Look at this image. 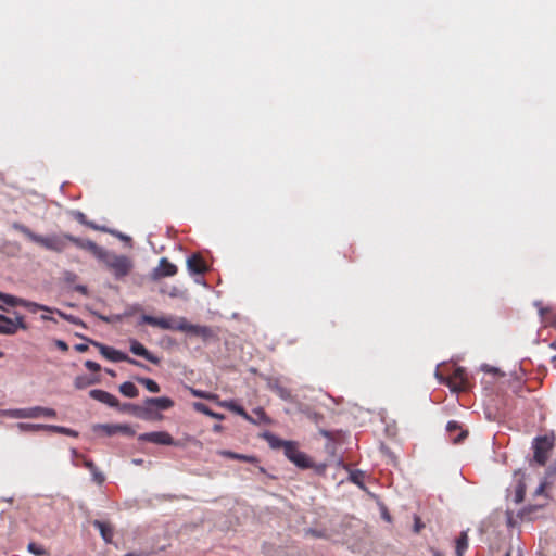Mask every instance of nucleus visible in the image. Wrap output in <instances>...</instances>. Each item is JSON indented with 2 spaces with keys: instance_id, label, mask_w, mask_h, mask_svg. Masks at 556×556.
Returning a JSON list of instances; mask_svg holds the SVG:
<instances>
[{
  "instance_id": "nucleus-1",
  "label": "nucleus",
  "mask_w": 556,
  "mask_h": 556,
  "mask_svg": "<svg viewBox=\"0 0 556 556\" xmlns=\"http://www.w3.org/2000/svg\"><path fill=\"white\" fill-rule=\"evenodd\" d=\"M141 323L163 330H174L200 337L203 341L217 339V331L208 326L190 324L185 317H154L143 314Z\"/></svg>"
},
{
  "instance_id": "nucleus-2",
  "label": "nucleus",
  "mask_w": 556,
  "mask_h": 556,
  "mask_svg": "<svg viewBox=\"0 0 556 556\" xmlns=\"http://www.w3.org/2000/svg\"><path fill=\"white\" fill-rule=\"evenodd\" d=\"M527 489H515L514 494H508L507 497L510 498L513 503L519 505L526 501L525 506L518 510L517 518L523 519L526 517H530L532 513L535 510L545 507L549 502V494L547 493V489H532V492L529 494L531 497H527L526 494Z\"/></svg>"
},
{
  "instance_id": "nucleus-3",
  "label": "nucleus",
  "mask_w": 556,
  "mask_h": 556,
  "mask_svg": "<svg viewBox=\"0 0 556 556\" xmlns=\"http://www.w3.org/2000/svg\"><path fill=\"white\" fill-rule=\"evenodd\" d=\"M12 228L25 236L29 241L56 253H62L67 248V237L71 236L70 233L50 236L38 235L21 223H13Z\"/></svg>"
},
{
  "instance_id": "nucleus-4",
  "label": "nucleus",
  "mask_w": 556,
  "mask_h": 556,
  "mask_svg": "<svg viewBox=\"0 0 556 556\" xmlns=\"http://www.w3.org/2000/svg\"><path fill=\"white\" fill-rule=\"evenodd\" d=\"M554 433L535 437L532 441L533 457L529 460L530 466H545L555 447Z\"/></svg>"
},
{
  "instance_id": "nucleus-5",
  "label": "nucleus",
  "mask_w": 556,
  "mask_h": 556,
  "mask_svg": "<svg viewBox=\"0 0 556 556\" xmlns=\"http://www.w3.org/2000/svg\"><path fill=\"white\" fill-rule=\"evenodd\" d=\"M101 262L119 279L129 274L132 264L125 255H116L105 250V255L100 258Z\"/></svg>"
},
{
  "instance_id": "nucleus-6",
  "label": "nucleus",
  "mask_w": 556,
  "mask_h": 556,
  "mask_svg": "<svg viewBox=\"0 0 556 556\" xmlns=\"http://www.w3.org/2000/svg\"><path fill=\"white\" fill-rule=\"evenodd\" d=\"M89 342L98 348L100 354L105 357L106 359L111 362H127L131 365L148 369L146 365L140 363L139 361H136L134 358H130L126 353L115 350L114 348L108 346L103 343L97 342L94 340H89Z\"/></svg>"
},
{
  "instance_id": "nucleus-7",
  "label": "nucleus",
  "mask_w": 556,
  "mask_h": 556,
  "mask_svg": "<svg viewBox=\"0 0 556 556\" xmlns=\"http://www.w3.org/2000/svg\"><path fill=\"white\" fill-rule=\"evenodd\" d=\"M437 378L441 383H444L451 388L454 392L465 391L468 387V377L464 368L457 367L448 377H444L440 372H435Z\"/></svg>"
},
{
  "instance_id": "nucleus-8",
  "label": "nucleus",
  "mask_w": 556,
  "mask_h": 556,
  "mask_svg": "<svg viewBox=\"0 0 556 556\" xmlns=\"http://www.w3.org/2000/svg\"><path fill=\"white\" fill-rule=\"evenodd\" d=\"M283 453L285 456L299 468L306 469L313 465L311 458L305 453L301 452L298 443L293 441L286 444V451Z\"/></svg>"
},
{
  "instance_id": "nucleus-9",
  "label": "nucleus",
  "mask_w": 556,
  "mask_h": 556,
  "mask_svg": "<svg viewBox=\"0 0 556 556\" xmlns=\"http://www.w3.org/2000/svg\"><path fill=\"white\" fill-rule=\"evenodd\" d=\"M10 416L14 418H38L40 416L54 418L56 417V412L52 408L35 406L11 410Z\"/></svg>"
},
{
  "instance_id": "nucleus-10",
  "label": "nucleus",
  "mask_w": 556,
  "mask_h": 556,
  "mask_svg": "<svg viewBox=\"0 0 556 556\" xmlns=\"http://www.w3.org/2000/svg\"><path fill=\"white\" fill-rule=\"evenodd\" d=\"M18 329H27L23 315L16 314L15 319H12L0 314V334L12 336Z\"/></svg>"
},
{
  "instance_id": "nucleus-11",
  "label": "nucleus",
  "mask_w": 556,
  "mask_h": 556,
  "mask_svg": "<svg viewBox=\"0 0 556 556\" xmlns=\"http://www.w3.org/2000/svg\"><path fill=\"white\" fill-rule=\"evenodd\" d=\"M0 300L3 301L7 305L10 306H23L30 312L35 313L37 311H47L52 312V309L46 305L37 304L35 302H30L21 298H16L11 294H5L0 292Z\"/></svg>"
},
{
  "instance_id": "nucleus-12",
  "label": "nucleus",
  "mask_w": 556,
  "mask_h": 556,
  "mask_svg": "<svg viewBox=\"0 0 556 556\" xmlns=\"http://www.w3.org/2000/svg\"><path fill=\"white\" fill-rule=\"evenodd\" d=\"M138 440L157 445H178L174 438L166 431L142 433L138 437Z\"/></svg>"
},
{
  "instance_id": "nucleus-13",
  "label": "nucleus",
  "mask_w": 556,
  "mask_h": 556,
  "mask_svg": "<svg viewBox=\"0 0 556 556\" xmlns=\"http://www.w3.org/2000/svg\"><path fill=\"white\" fill-rule=\"evenodd\" d=\"M67 238L70 242L79 249L90 252L99 261L102 256L105 255V250L91 240H85L74 236H68Z\"/></svg>"
},
{
  "instance_id": "nucleus-14",
  "label": "nucleus",
  "mask_w": 556,
  "mask_h": 556,
  "mask_svg": "<svg viewBox=\"0 0 556 556\" xmlns=\"http://www.w3.org/2000/svg\"><path fill=\"white\" fill-rule=\"evenodd\" d=\"M177 266L170 263L166 257H162L159 262V266L153 271V278L160 279L164 277H172L177 274Z\"/></svg>"
},
{
  "instance_id": "nucleus-15",
  "label": "nucleus",
  "mask_w": 556,
  "mask_h": 556,
  "mask_svg": "<svg viewBox=\"0 0 556 556\" xmlns=\"http://www.w3.org/2000/svg\"><path fill=\"white\" fill-rule=\"evenodd\" d=\"M130 352L137 356L143 357L154 365H159L161 363L160 357L151 353L143 344L137 340L130 341Z\"/></svg>"
},
{
  "instance_id": "nucleus-16",
  "label": "nucleus",
  "mask_w": 556,
  "mask_h": 556,
  "mask_svg": "<svg viewBox=\"0 0 556 556\" xmlns=\"http://www.w3.org/2000/svg\"><path fill=\"white\" fill-rule=\"evenodd\" d=\"M187 267L192 275H203L207 271V265L200 254H192L187 260Z\"/></svg>"
},
{
  "instance_id": "nucleus-17",
  "label": "nucleus",
  "mask_w": 556,
  "mask_h": 556,
  "mask_svg": "<svg viewBox=\"0 0 556 556\" xmlns=\"http://www.w3.org/2000/svg\"><path fill=\"white\" fill-rule=\"evenodd\" d=\"M89 396L100 403H103L110 407H118V399L101 389H93L89 392Z\"/></svg>"
},
{
  "instance_id": "nucleus-18",
  "label": "nucleus",
  "mask_w": 556,
  "mask_h": 556,
  "mask_svg": "<svg viewBox=\"0 0 556 556\" xmlns=\"http://www.w3.org/2000/svg\"><path fill=\"white\" fill-rule=\"evenodd\" d=\"M446 431L450 435L451 441L454 444H458L464 441V439L467 437L468 432L467 430H463L459 426V424L455 420H451L446 425Z\"/></svg>"
},
{
  "instance_id": "nucleus-19",
  "label": "nucleus",
  "mask_w": 556,
  "mask_h": 556,
  "mask_svg": "<svg viewBox=\"0 0 556 556\" xmlns=\"http://www.w3.org/2000/svg\"><path fill=\"white\" fill-rule=\"evenodd\" d=\"M92 525L100 531V534L105 543H112L114 536V528L110 522L93 520Z\"/></svg>"
},
{
  "instance_id": "nucleus-20",
  "label": "nucleus",
  "mask_w": 556,
  "mask_h": 556,
  "mask_svg": "<svg viewBox=\"0 0 556 556\" xmlns=\"http://www.w3.org/2000/svg\"><path fill=\"white\" fill-rule=\"evenodd\" d=\"M144 404L150 407H156L161 410L169 409L174 406V401L169 397L162 396V397H148L144 401Z\"/></svg>"
},
{
  "instance_id": "nucleus-21",
  "label": "nucleus",
  "mask_w": 556,
  "mask_h": 556,
  "mask_svg": "<svg viewBox=\"0 0 556 556\" xmlns=\"http://www.w3.org/2000/svg\"><path fill=\"white\" fill-rule=\"evenodd\" d=\"M340 472L342 476L346 477V479L358 485V486H364V478H365V473L361 470H351L349 469L348 467H342V468H339Z\"/></svg>"
},
{
  "instance_id": "nucleus-22",
  "label": "nucleus",
  "mask_w": 556,
  "mask_h": 556,
  "mask_svg": "<svg viewBox=\"0 0 556 556\" xmlns=\"http://www.w3.org/2000/svg\"><path fill=\"white\" fill-rule=\"evenodd\" d=\"M268 388L281 400L292 401L291 391L287 387L282 386L279 380H270L268 382Z\"/></svg>"
},
{
  "instance_id": "nucleus-23",
  "label": "nucleus",
  "mask_w": 556,
  "mask_h": 556,
  "mask_svg": "<svg viewBox=\"0 0 556 556\" xmlns=\"http://www.w3.org/2000/svg\"><path fill=\"white\" fill-rule=\"evenodd\" d=\"M116 408L122 412H131L134 415L140 418H147V415L149 414V408H142L130 403H126L123 405L118 403V407Z\"/></svg>"
},
{
  "instance_id": "nucleus-24",
  "label": "nucleus",
  "mask_w": 556,
  "mask_h": 556,
  "mask_svg": "<svg viewBox=\"0 0 556 556\" xmlns=\"http://www.w3.org/2000/svg\"><path fill=\"white\" fill-rule=\"evenodd\" d=\"M220 405L223 407L229 409L230 412L242 416L244 419L252 421L251 416L244 410V408L242 406L237 404L235 401H225Z\"/></svg>"
},
{
  "instance_id": "nucleus-25",
  "label": "nucleus",
  "mask_w": 556,
  "mask_h": 556,
  "mask_svg": "<svg viewBox=\"0 0 556 556\" xmlns=\"http://www.w3.org/2000/svg\"><path fill=\"white\" fill-rule=\"evenodd\" d=\"M85 466L90 470L91 475H92V482L98 484V485H101L104 483L105 481V476L99 471V469L97 468V466L90 462V460H86L85 462Z\"/></svg>"
},
{
  "instance_id": "nucleus-26",
  "label": "nucleus",
  "mask_w": 556,
  "mask_h": 556,
  "mask_svg": "<svg viewBox=\"0 0 556 556\" xmlns=\"http://www.w3.org/2000/svg\"><path fill=\"white\" fill-rule=\"evenodd\" d=\"M92 430L94 433H102L106 437L116 434V424H97L93 425Z\"/></svg>"
},
{
  "instance_id": "nucleus-27",
  "label": "nucleus",
  "mask_w": 556,
  "mask_h": 556,
  "mask_svg": "<svg viewBox=\"0 0 556 556\" xmlns=\"http://www.w3.org/2000/svg\"><path fill=\"white\" fill-rule=\"evenodd\" d=\"M119 392L127 397L134 399L139 395L138 388L130 381H126L119 386Z\"/></svg>"
},
{
  "instance_id": "nucleus-28",
  "label": "nucleus",
  "mask_w": 556,
  "mask_h": 556,
  "mask_svg": "<svg viewBox=\"0 0 556 556\" xmlns=\"http://www.w3.org/2000/svg\"><path fill=\"white\" fill-rule=\"evenodd\" d=\"M468 548V535L467 532L463 531L456 540V556H464Z\"/></svg>"
},
{
  "instance_id": "nucleus-29",
  "label": "nucleus",
  "mask_w": 556,
  "mask_h": 556,
  "mask_svg": "<svg viewBox=\"0 0 556 556\" xmlns=\"http://www.w3.org/2000/svg\"><path fill=\"white\" fill-rule=\"evenodd\" d=\"M136 380L146 387V389L150 392H153V393H156L160 391V386L152 379L150 378H144V377H137Z\"/></svg>"
},
{
  "instance_id": "nucleus-30",
  "label": "nucleus",
  "mask_w": 556,
  "mask_h": 556,
  "mask_svg": "<svg viewBox=\"0 0 556 556\" xmlns=\"http://www.w3.org/2000/svg\"><path fill=\"white\" fill-rule=\"evenodd\" d=\"M194 409L199 413H202L206 416H210V417H213L216 419L223 418V416L220 414L214 413L208 406H206L205 404L200 403V402L194 403Z\"/></svg>"
},
{
  "instance_id": "nucleus-31",
  "label": "nucleus",
  "mask_w": 556,
  "mask_h": 556,
  "mask_svg": "<svg viewBox=\"0 0 556 556\" xmlns=\"http://www.w3.org/2000/svg\"><path fill=\"white\" fill-rule=\"evenodd\" d=\"M220 455L227 458L237 459V460H243V462H255V457L253 456H247L243 454L233 453L231 451H222Z\"/></svg>"
},
{
  "instance_id": "nucleus-32",
  "label": "nucleus",
  "mask_w": 556,
  "mask_h": 556,
  "mask_svg": "<svg viewBox=\"0 0 556 556\" xmlns=\"http://www.w3.org/2000/svg\"><path fill=\"white\" fill-rule=\"evenodd\" d=\"M47 430H50V431H53V432H56V433L66 434V435H70V437H77L78 435V433L75 430L66 428V427H62V426L48 425L47 426Z\"/></svg>"
},
{
  "instance_id": "nucleus-33",
  "label": "nucleus",
  "mask_w": 556,
  "mask_h": 556,
  "mask_svg": "<svg viewBox=\"0 0 556 556\" xmlns=\"http://www.w3.org/2000/svg\"><path fill=\"white\" fill-rule=\"evenodd\" d=\"M292 441H283L275 435H268V443L274 448H283V452L286 451V444L291 443Z\"/></svg>"
},
{
  "instance_id": "nucleus-34",
  "label": "nucleus",
  "mask_w": 556,
  "mask_h": 556,
  "mask_svg": "<svg viewBox=\"0 0 556 556\" xmlns=\"http://www.w3.org/2000/svg\"><path fill=\"white\" fill-rule=\"evenodd\" d=\"M27 549L29 553L36 555V556H42V555H47V551L39 544L35 543V542H30L27 546Z\"/></svg>"
},
{
  "instance_id": "nucleus-35",
  "label": "nucleus",
  "mask_w": 556,
  "mask_h": 556,
  "mask_svg": "<svg viewBox=\"0 0 556 556\" xmlns=\"http://www.w3.org/2000/svg\"><path fill=\"white\" fill-rule=\"evenodd\" d=\"M92 383L93 381L85 376H78L74 380V386L76 389H84Z\"/></svg>"
},
{
  "instance_id": "nucleus-36",
  "label": "nucleus",
  "mask_w": 556,
  "mask_h": 556,
  "mask_svg": "<svg viewBox=\"0 0 556 556\" xmlns=\"http://www.w3.org/2000/svg\"><path fill=\"white\" fill-rule=\"evenodd\" d=\"M116 433H122L124 435L134 437L136 434V431L129 425L116 424Z\"/></svg>"
},
{
  "instance_id": "nucleus-37",
  "label": "nucleus",
  "mask_w": 556,
  "mask_h": 556,
  "mask_svg": "<svg viewBox=\"0 0 556 556\" xmlns=\"http://www.w3.org/2000/svg\"><path fill=\"white\" fill-rule=\"evenodd\" d=\"M85 367L90 370V371H93V372H98L101 370V366L100 364L93 362V361H86L85 362Z\"/></svg>"
},
{
  "instance_id": "nucleus-38",
  "label": "nucleus",
  "mask_w": 556,
  "mask_h": 556,
  "mask_svg": "<svg viewBox=\"0 0 556 556\" xmlns=\"http://www.w3.org/2000/svg\"><path fill=\"white\" fill-rule=\"evenodd\" d=\"M77 220L92 229H99V227L97 225H94L92 222H87L85 214H83V213L77 214Z\"/></svg>"
},
{
  "instance_id": "nucleus-39",
  "label": "nucleus",
  "mask_w": 556,
  "mask_h": 556,
  "mask_svg": "<svg viewBox=\"0 0 556 556\" xmlns=\"http://www.w3.org/2000/svg\"><path fill=\"white\" fill-rule=\"evenodd\" d=\"M506 521L508 527H515L517 525V519L514 516V511L510 509H507L506 511Z\"/></svg>"
},
{
  "instance_id": "nucleus-40",
  "label": "nucleus",
  "mask_w": 556,
  "mask_h": 556,
  "mask_svg": "<svg viewBox=\"0 0 556 556\" xmlns=\"http://www.w3.org/2000/svg\"><path fill=\"white\" fill-rule=\"evenodd\" d=\"M47 426L48 425H31V424H21L20 425L21 428L29 429V430H39V429L47 430Z\"/></svg>"
},
{
  "instance_id": "nucleus-41",
  "label": "nucleus",
  "mask_w": 556,
  "mask_h": 556,
  "mask_svg": "<svg viewBox=\"0 0 556 556\" xmlns=\"http://www.w3.org/2000/svg\"><path fill=\"white\" fill-rule=\"evenodd\" d=\"M307 534H311L312 536H315V538H327V533L325 530L319 531V530H315V529H308Z\"/></svg>"
},
{
  "instance_id": "nucleus-42",
  "label": "nucleus",
  "mask_w": 556,
  "mask_h": 556,
  "mask_svg": "<svg viewBox=\"0 0 556 556\" xmlns=\"http://www.w3.org/2000/svg\"><path fill=\"white\" fill-rule=\"evenodd\" d=\"M514 476L518 480V486H525V482H523L525 473H523V471L521 469L516 470Z\"/></svg>"
},
{
  "instance_id": "nucleus-43",
  "label": "nucleus",
  "mask_w": 556,
  "mask_h": 556,
  "mask_svg": "<svg viewBox=\"0 0 556 556\" xmlns=\"http://www.w3.org/2000/svg\"><path fill=\"white\" fill-rule=\"evenodd\" d=\"M380 510H381V517H382L386 521L390 522V521H391V516H390V514H389V511H388L387 507H386L384 505H380Z\"/></svg>"
},
{
  "instance_id": "nucleus-44",
  "label": "nucleus",
  "mask_w": 556,
  "mask_h": 556,
  "mask_svg": "<svg viewBox=\"0 0 556 556\" xmlns=\"http://www.w3.org/2000/svg\"><path fill=\"white\" fill-rule=\"evenodd\" d=\"M55 345L58 349H60L62 352H66L68 350V345L65 341L63 340H56L55 341Z\"/></svg>"
},
{
  "instance_id": "nucleus-45",
  "label": "nucleus",
  "mask_w": 556,
  "mask_h": 556,
  "mask_svg": "<svg viewBox=\"0 0 556 556\" xmlns=\"http://www.w3.org/2000/svg\"><path fill=\"white\" fill-rule=\"evenodd\" d=\"M152 552L147 551H138V552H129L125 554V556H149Z\"/></svg>"
},
{
  "instance_id": "nucleus-46",
  "label": "nucleus",
  "mask_w": 556,
  "mask_h": 556,
  "mask_svg": "<svg viewBox=\"0 0 556 556\" xmlns=\"http://www.w3.org/2000/svg\"><path fill=\"white\" fill-rule=\"evenodd\" d=\"M421 528H424V525L421 523L420 518L416 516V517H415L414 531H415L416 533H418V532L421 530Z\"/></svg>"
},
{
  "instance_id": "nucleus-47",
  "label": "nucleus",
  "mask_w": 556,
  "mask_h": 556,
  "mask_svg": "<svg viewBox=\"0 0 556 556\" xmlns=\"http://www.w3.org/2000/svg\"><path fill=\"white\" fill-rule=\"evenodd\" d=\"M75 350L77 352L84 353V352L88 351V345L87 344H83V343L76 344L75 345Z\"/></svg>"
},
{
  "instance_id": "nucleus-48",
  "label": "nucleus",
  "mask_w": 556,
  "mask_h": 556,
  "mask_svg": "<svg viewBox=\"0 0 556 556\" xmlns=\"http://www.w3.org/2000/svg\"><path fill=\"white\" fill-rule=\"evenodd\" d=\"M192 393L198 396V397H202V399H208L210 396L206 395L204 392L202 391H198V390H192Z\"/></svg>"
},
{
  "instance_id": "nucleus-49",
  "label": "nucleus",
  "mask_w": 556,
  "mask_h": 556,
  "mask_svg": "<svg viewBox=\"0 0 556 556\" xmlns=\"http://www.w3.org/2000/svg\"><path fill=\"white\" fill-rule=\"evenodd\" d=\"M549 324H551L553 327H556V313L551 317V319H549Z\"/></svg>"
},
{
  "instance_id": "nucleus-50",
  "label": "nucleus",
  "mask_w": 556,
  "mask_h": 556,
  "mask_svg": "<svg viewBox=\"0 0 556 556\" xmlns=\"http://www.w3.org/2000/svg\"><path fill=\"white\" fill-rule=\"evenodd\" d=\"M549 483H551V482H549L547 479H545L544 481H542V482L540 483V485H539V486L545 488V486H548V484H549Z\"/></svg>"
},
{
  "instance_id": "nucleus-51",
  "label": "nucleus",
  "mask_w": 556,
  "mask_h": 556,
  "mask_svg": "<svg viewBox=\"0 0 556 556\" xmlns=\"http://www.w3.org/2000/svg\"><path fill=\"white\" fill-rule=\"evenodd\" d=\"M551 348L556 350V339L553 341V343L551 344ZM553 359L556 361V355L553 356Z\"/></svg>"
},
{
  "instance_id": "nucleus-52",
  "label": "nucleus",
  "mask_w": 556,
  "mask_h": 556,
  "mask_svg": "<svg viewBox=\"0 0 556 556\" xmlns=\"http://www.w3.org/2000/svg\"><path fill=\"white\" fill-rule=\"evenodd\" d=\"M106 372H108L109 375H111V376H114V375H115V372H114L113 370H111V369H106Z\"/></svg>"
},
{
  "instance_id": "nucleus-53",
  "label": "nucleus",
  "mask_w": 556,
  "mask_h": 556,
  "mask_svg": "<svg viewBox=\"0 0 556 556\" xmlns=\"http://www.w3.org/2000/svg\"><path fill=\"white\" fill-rule=\"evenodd\" d=\"M434 556H444V555L437 551V552H434Z\"/></svg>"
},
{
  "instance_id": "nucleus-54",
  "label": "nucleus",
  "mask_w": 556,
  "mask_h": 556,
  "mask_svg": "<svg viewBox=\"0 0 556 556\" xmlns=\"http://www.w3.org/2000/svg\"><path fill=\"white\" fill-rule=\"evenodd\" d=\"M42 319L48 320V319H50V318H49L48 316H42Z\"/></svg>"
},
{
  "instance_id": "nucleus-55",
  "label": "nucleus",
  "mask_w": 556,
  "mask_h": 556,
  "mask_svg": "<svg viewBox=\"0 0 556 556\" xmlns=\"http://www.w3.org/2000/svg\"><path fill=\"white\" fill-rule=\"evenodd\" d=\"M3 357V352L0 351V358Z\"/></svg>"
},
{
  "instance_id": "nucleus-56",
  "label": "nucleus",
  "mask_w": 556,
  "mask_h": 556,
  "mask_svg": "<svg viewBox=\"0 0 556 556\" xmlns=\"http://www.w3.org/2000/svg\"><path fill=\"white\" fill-rule=\"evenodd\" d=\"M505 556H510V554H509V553H506V555H505Z\"/></svg>"
}]
</instances>
